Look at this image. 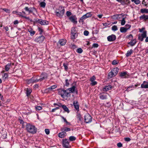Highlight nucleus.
Returning a JSON list of instances; mask_svg holds the SVG:
<instances>
[{"label": "nucleus", "instance_id": "obj_1", "mask_svg": "<svg viewBox=\"0 0 148 148\" xmlns=\"http://www.w3.org/2000/svg\"><path fill=\"white\" fill-rule=\"evenodd\" d=\"M26 123L27 124L26 125V129L27 132L32 134H34L36 132L37 129L34 125L30 123Z\"/></svg>", "mask_w": 148, "mask_h": 148}, {"label": "nucleus", "instance_id": "obj_2", "mask_svg": "<svg viewBox=\"0 0 148 148\" xmlns=\"http://www.w3.org/2000/svg\"><path fill=\"white\" fill-rule=\"evenodd\" d=\"M64 8L62 6H60L58 9H56L55 12L56 16L59 17H62L64 15Z\"/></svg>", "mask_w": 148, "mask_h": 148}, {"label": "nucleus", "instance_id": "obj_3", "mask_svg": "<svg viewBox=\"0 0 148 148\" xmlns=\"http://www.w3.org/2000/svg\"><path fill=\"white\" fill-rule=\"evenodd\" d=\"M147 31L146 30L144 31L141 34H139L138 35V39L141 41H143V39L146 38L145 40V42H148V37H147Z\"/></svg>", "mask_w": 148, "mask_h": 148}, {"label": "nucleus", "instance_id": "obj_4", "mask_svg": "<svg viewBox=\"0 0 148 148\" xmlns=\"http://www.w3.org/2000/svg\"><path fill=\"white\" fill-rule=\"evenodd\" d=\"M75 27L72 28L71 33V38L72 40L75 39L78 36V33L76 31Z\"/></svg>", "mask_w": 148, "mask_h": 148}, {"label": "nucleus", "instance_id": "obj_5", "mask_svg": "<svg viewBox=\"0 0 148 148\" xmlns=\"http://www.w3.org/2000/svg\"><path fill=\"white\" fill-rule=\"evenodd\" d=\"M84 120L86 123H89L92 121V117L88 113H86L84 116Z\"/></svg>", "mask_w": 148, "mask_h": 148}, {"label": "nucleus", "instance_id": "obj_6", "mask_svg": "<svg viewBox=\"0 0 148 148\" xmlns=\"http://www.w3.org/2000/svg\"><path fill=\"white\" fill-rule=\"evenodd\" d=\"M34 20H35V22L38 23L41 25H45L49 24L48 21L45 20H43L38 18L34 19Z\"/></svg>", "mask_w": 148, "mask_h": 148}, {"label": "nucleus", "instance_id": "obj_7", "mask_svg": "<svg viewBox=\"0 0 148 148\" xmlns=\"http://www.w3.org/2000/svg\"><path fill=\"white\" fill-rule=\"evenodd\" d=\"M119 74V76L121 78H127L129 76V73L126 71L121 72Z\"/></svg>", "mask_w": 148, "mask_h": 148}, {"label": "nucleus", "instance_id": "obj_8", "mask_svg": "<svg viewBox=\"0 0 148 148\" xmlns=\"http://www.w3.org/2000/svg\"><path fill=\"white\" fill-rule=\"evenodd\" d=\"M116 38V36L114 34H112L107 37L108 40L109 42L114 41L115 40Z\"/></svg>", "mask_w": 148, "mask_h": 148}, {"label": "nucleus", "instance_id": "obj_9", "mask_svg": "<svg viewBox=\"0 0 148 148\" xmlns=\"http://www.w3.org/2000/svg\"><path fill=\"white\" fill-rule=\"evenodd\" d=\"M69 19L72 22L75 24L77 23V18L75 15H73L69 17Z\"/></svg>", "mask_w": 148, "mask_h": 148}, {"label": "nucleus", "instance_id": "obj_10", "mask_svg": "<svg viewBox=\"0 0 148 148\" xmlns=\"http://www.w3.org/2000/svg\"><path fill=\"white\" fill-rule=\"evenodd\" d=\"M40 80L41 82L43 80L47 79L48 77L47 74L46 73H42L40 75Z\"/></svg>", "mask_w": 148, "mask_h": 148}, {"label": "nucleus", "instance_id": "obj_11", "mask_svg": "<svg viewBox=\"0 0 148 148\" xmlns=\"http://www.w3.org/2000/svg\"><path fill=\"white\" fill-rule=\"evenodd\" d=\"M45 38L44 36H41L37 37L36 39V41L39 43L42 42L44 40Z\"/></svg>", "mask_w": 148, "mask_h": 148}, {"label": "nucleus", "instance_id": "obj_12", "mask_svg": "<svg viewBox=\"0 0 148 148\" xmlns=\"http://www.w3.org/2000/svg\"><path fill=\"white\" fill-rule=\"evenodd\" d=\"M63 146L64 147L68 146L69 145V142L67 139H63L62 140Z\"/></svg>", "mask_w": 148, "mask_h": 148}, {"label": "nucleus", "instance_id": "obj_13", "mask_svg": "<svg viewBox=\"0 0 148 148\" xmlns=\"http://www.w3.org/2000/svg\"><path fill=\"white\" fill-rule=\"evenodd\" d=\"M141 87L142 88H148V82H147L143 81V84H141Z\"/></svg>", "mask_w": 148, "mask_h": 148}, {"label": "nucleus", "instance_id": "obj_14", "mask_svg": "<svg viewBox=\"0 0 148 148\" xmlns=\"http://www.w3.org/2000/svg\"><path fill=\"white\" fill-rule=\"evenodd\" d=\"M112 86L111 85H108V86H105L103 88V91H107L108 90H111L112 88Z\"/></svg>", "mask_w": 148, "mask_h": 148}, {"label": "nucleus", "instance_id": "obj_15", "mask_svg": "<svg viewBox=\"0 0 148 148\" xmlns=\"http://www.w3.org/2000/svg\"><path fill=\"white\" fill-rule=\"evenodd\" d=\"M68 89L66 90H64V92L63 94L62 97L63 98H64L65 97H68L69 95H70V94L69 92H67Z\"/></svg>", "mask_w": 148, "mask_h": 148}, {"label": "nucleus", "instance_id": "obj_16", "mask_svg": "<svg viewBox=\"0 0 148 148\" xmlns=\"http://www.w3.org/2000/svg\"><path fill=\"white\" fill-rule=\"evenodd\" d=\"M73 104L75 108L78 111L79 110V105L78 101H74L73 102Z\"/></svg>", "mask_w": 148, "mask_h": 148}, {"label": "nucleus", "instance_id": "obj_17", "mask_svg": "<svg viewBox=\"0 0 148 148\" xmlns=\"http://www.w3.org/2000/svg\"><path fill=\"white\" fill-rule=\"evenodd\" d=\"M28 31L30 33L31 36H33L35 33V32L32 29L31 27H29L27 28Z\"/></svg>", "mask_w": 148, "mask_h": 148}, {"label": "nucleus", "instance_id": "obj_18", "mask_svg": "<svg viewBox=\"0 0 148 148\" xmlns=\"http://www.w3.org/2000/svg\"><path fill=\"white\" fill-rule=\"evenodd\" d=\"M66 41L64 39H61L59 40L58 42V43L61 46L64 45L66 43Z\"/></svg>", "mask_w": 148, "mask_h": 148}, {"label": "nucleus", "instance_id": "obj_19", "mask_svg": "<svg viewBox=\"0 0 148 148\" xmlns=\"http://www.w3.org/2000/svg\"><path fill=\"white\" fill-rule=\"evenodd\" d=\"M66 132L62 131V132H60L58 134V136L61 138H63L65 137L66 136Z\"/></svg>", "mask_w": 148, "mask_h": 148}, {"label": "nucleus", "instance_id": "obj_20", "mask_svg": "<svg viewBox=\"0 0 148 148\" xmlns=\"http://www.w3.org/2000/svg\"><path fill=\"white\" fill-rule=\"evenodd\" d=\"M140 20H143L145 21L148 20V15L143 14L139 17Z\"/></svg>", "mask_w": 148, "mask_h": 148}, {"label": "nucleus", "instance_id": "obj_21", "mask_svg": "<svg viewBox=\"0 0 148 148\" xmlns=\"http://www.w3.org/2000/svg\"><path fill=\"white\" fill-rule=\"evenodd\" d=\"M136 43V40L135 39H132L131 41L129 42L128 44L132 46H134Z\"/></svg>", "mask_w": 148, "mask_h": 148}, {"label": "nucleus", "instance_id": "obj_22", "mask_svg": "<svg viewBox=\"0 0 148 148\" xmlns=\"http://www.w3.org/2000/svg\"><path fill=\"white\" fill-rule=\"evenodd\" d=\"M119 69L117 67L111 70L112 71L114 75H116L118 73Z\"/></svg>", "mask_w": 148, "mask_h": 148}, {"label": "nucleus", "instance_id": "obj_23", "mask_svg": "<svg viewBox=\"0 0 148 148\" xmlns=\"http://www.w3.org/2000/svg\"><path fill=\"white\" fill-rule=\"evenodd\" d=\"M61 107L65 111L67 112L68 113H69V111L68 108L66 106V105L62 104Z\"/></svg>", "mask_w": 148, "mask_h": 148}, {"label": "nucleus", "instance_id": "obj_24", "mask_svg": "<svg viewBox=\"0 0 148 148\" xmlns=\"http://www.w3.org/2000/svg\"><path fill=\"white\" fill-rule=\"evenodd\" d=\"M60 130L62 131H63L64 132H66L70 131L71 129L70 128H68L67 127H65L64 128H61Z\"/></svg>", "mask_w": 148, "mask_h": 148}, {"label": "nucleus", "instance_id": "obj_25", "mask_svg": "<svg viewBox=\"0 0 148 148\" xmlns=\"http://www.w3.org/2000/svg\"><path fill=\"white\" fill-rule=\"evenodd\" d=\"M75 86H73L72 87L67 89L69 91V93L71 92L73 93L74 92L75 89Z\"/></svg>", "mask_w": 148, "mask_h": 148}, {"label": "nucleus", "instance_id": "obj_26", "mask_svg": "<svg viewBox=\"0 0 148 148\" xmlns=\"http://www.w3.org/2000/svg\"><path fill=\"white\" fill-rule=\"evenodd\" d=\"M133 52V51L132 49L127 51V53L125 55L126 57H128L130 56Z\"/></svg>", "mask_w": 148, "mask_h": 148}, {"label": "nucleus", "instance_id": "obj_27", "mask_svg": "<svg viewBox=\"0 0 148 148\" xmlns=\"http://www.w3.org/2000/svg\"><path fill=\"white\" fill-rule=\"evenodd\" d=\"M11 63H8L5 66V69L6 71H8L10 69Z\"/></svg>", "mask_w": 148, "mask_h": 148}, {"label": "nucleus", "instance_id": "obj_28", "mask_svg": "<svg viewBox=\"0 0 148 148\" xmlns=\"http://www.w3.org/2000/svg\"><path fill=\"white\" fill-rule=\"evenodd\" d=\"M99 98L102 100L106 99H107V96L105 94L101 95L99 96Z\"/></svg>", "mask_w": 148, "mask_h": 148}, {"label": "nucleus", "instance_id": "obj_29", "mask_svg": "<svg viewBox=\"0 0 148 148\" xmlns=\"http://www.w3.org/2000/svg\"><path fill=\"white\" fill-rule=\"evenodd\" d=\"M86 18V17L85 16V15H84L79 19V23L82 22H83L84 20H85Z\"/></svg>", "mask_w": 148, "mask_h": 148}, {"label": "nucleus", "instance_id": "obj_30", "mask_svg": "<svg viewBox=\"0 0 148 148\" xmlns=\"http://www.w3.org/2000/svg\"><path fill=\"white\" fill-rule=\"evenodd\" d=\"M64 89H58V92L59 93V94L60 95L61 97H62L63 94L64 93Z\"/></svg>", "mask_w": 148, "mask_h": 148}, {"label": "nucleus", "instance_id": "obj_31", "mask_svg": "<svg viewBox=\"0 0 148 148\" xmlns=\"http://www.w3.org/2000/svg\"><path fill=\"white\" fill-rule=\"evenodd\" d=\"M24 9L26 11L28 12L29 13L32 12V10L31 8H29L28 7H26Z\"/></svg>", "mask_w": 148, "mask_h": 148}, {"label": "nucleus", "instance_id": "obj_32", "mask_svg": "<svg viewBox=\"0 0 148 148\" xmlns=\"http://www.w3.org/2000/svg\"><path fill=\"white\" fill-rule=\"evenodd\" d=\"M127 29H126L125 27H121L120 29V31L121 33H125L127 31Z\"/></svg>", "mask_w": 148, "mask_h": 148}, {"label": "nucleus", "instance_id": "obj_33", "mask_svg": "<svg viewBox=\"0 0 148 148\" xmlns=\"http://www.w3.org/2000/svg\"><path fill=\"white\" fill-rule=\"evenodd\" d=\"M115 76V75H114V74L113 73V72L112 71H111L109 73L108 75V78H112V77Z\"/></svg>", "mask_w": 148, "mask_h": 148}, {"label": "nucleus", "instance_id": "obj_34", "mask_svg": "<svg viewBox=\"0 0 148 148\" xmlns=\"http://www.w3.org/2000/svg\"><path fill=\"white\" fill-rule=\"evenodd\" d=\"M120 16H121L120 14L114 15L112 16V18L114 19H118L120 18Z\"/></svg>", "mask_w": 148, "mask_h": 148}, {"label": "nucleus", "instance_id": "obj_35", "mask_svg": "<svg viewBox=\"0 0 148 148\" xmlns=\"http://www.w3.org/2000/svg\"><path fill=\"white\" fill-rule=\"evenodd\" d=\"M77 118L78 119L79 122H82V119L80 114H78L77 116Z\"/></svg>", "mask_w": 148, "mask_h": 148}, {"label": "nucleus", "instance_id": "obj_36", "mask_svg": "<svg viewBox=\"0 0 148 148\" xmlns=\"http://www.w3.org/2000/svg\"><path fill=\"white\" fill-rule=\"evenodd\" d=\"M140 12L142 13H148V9H143L140 10Z\"/></svg>", "mask_w": 148, "mask_h": 148}, {"label": "nucleus", "instance_id": "obj_37", "mask_svg": "<svg viewBox=\"0 0 148 148\" xmlns=\"http://www.w3.org/2000/svg\"><path fill=\"white\" fill-rule=\"evenodd\" d=\"M20 123L22 125V128H24L25 127V122L23 121V120L19 119Z\"/></svg>", "mask_w": 148, "mask_h": 148}, {"label": "nucleus", "instance_id": "obj_38", "mask_svg": "<svg viewBox=\"0 0 148 148\" xmlns=\"http://www.w3.org/2000/svg\"><path fill=\"white\" fill-rule=\"evenodd\" d=\"M46 4L44 1L41 2L40 3V5L41 7L45 8V7Z\"/></svg>", "mask_w": 148, "mask_h": 148}, {"label": "nucleus", "instance_id": "obj_39", "mask_svg": "<svg viewBox=\"0 0 148 148\" xmlns=\"http://www.w3.org/2000/svg\"><path fill=\"white\" fill-rule=\"evenodd\" d=\"M70 80H69L67 79H66L65 81V85H64V86H66L67 87L69 85V81Z\"/></svg>", "mask_w": 148, "mask_h": 148}, {"label": "nucleus", "instance_id": "obj_40", "mask_svg": "<svg viewBox=\"0 0 148 148\" xmlns=\"http://www.w3.org/2000/svg\"><path fill=\"white\" fill-rule=\"evenodd\" d=\"M8 74L7 73H5L4 75L3 76V79L4 80H5L8 78Z\"/></svg>", "mask_w": 148, "mask_h": 148}, {"label": "nucleus", "instance_id": "obj_41", "mask_svg": "<svg viewBox=\"0 0 148 148\" xmlns=\"http://www.w3.org/2000/svg\"><path fill=\"white\" fill-rule=\"evenodd\" d=\"M76 138L73 136H70L69 137V140L71 141H73L75 140H76Z\"/></svg>", "mask_w": 148, "mask_h": 148}, {"label": "nucleus", "instance_id": "obj_42", "mask_svg": "<svg viewBox=\"0 0 148 148\" xmlns=\"http://www.w3.org/2000/svg\"><path fill=\"white\" fill-rule=\"evenodd\" d=\"M126 17H125L123 18L121 20V24L122 25H124L125 23V19L126 18Z\"/></svg>", "mask_w": 148, "mask_h": 148}, {"label": "nucleus", "instance_id": "obj_43", "mask_svg": "<svg viewBox=\"0 0 148 148\" xmlns=\"http://www.w3.org/2000/svg\"><path fill=\"white\" fill-rule=\"evenodd\" d=\"M32 90L31 89H27L26 91V94L27 96L29 95L32 92Z\"/></svg>", "mask_w": 148, "mask_h": 148}, {"label": "nucleus", "instance_id": "obj_44", "mask_svg": "<svg viewBox=\"0 0 148 148\" xmlns=\"http://www.w3.org/2000/svg\"><path fill=\"white\" fill-rule=\"evenodd\" d=\"M26 82L28 84L31 83H34V82H33V78H32L30 79L27 80H26Z\"/></svg>", "mask_w": 148, "mask_h": 148}, {"label": "nucleus", "instance_id": "obj_45", "mask_svg": "<svg viewBox=\"0 0 148 148\" xmlns=\"http://www.w3.org/2000/svg\"><path fill=\"white\" fill-rule=\"evenodd\" d=\"M112 30L114 31H116L118 29V28L117 26L114 25L113 26L112 28Z\"/></svg>", "mask_w": 148, "mask_h": 148}, {"label": "nucleus", "instance_id": "obj_46", "mask_svg": "<svg viewBox=\"0 0 148 148\" xmlns=\"http://www.w3.org/2000/svg\"><path fill=\"white\" fill-rule=\"evenodd\" d=\"M84 15H85L86 18L90 17L92 16V14L90 12Z\"/></svg>", "mask_w": 148, "mask_h": 148}, {"label": "nucleus", "instance_id": "obj_47", "mask_svg": "<svg viewBox=\"0 0 148 148\" xmlns=\"http://www.w3.org/2000/svg\"><path fill=\"white\" fill-rule=\"evenodd\" d=\"M35 108L36 111H38L42 110V108L40 106H38L35 107Z\"/></svg>", "mask_w": 148, "mask_h": 148}, {"label": "nucleus", "instance_id": "obj_48", "mask_svg": "<svg viewBox=\"0 0 148 148\" xmlns=\"http://www.w3.org/2000/svg\"><path fill=\"white\" fill-rule=\"evenodd\" d=\"M76 51L77 53H81L83 52V50L81 48H79L77 49Z\"/></svg>", "mask_w": 148, "mask_h": 148}, {"label": "nucleus", "instance_id": "obj_49", "mask_svg": "<svg viewBox=\"0 0 148 148\" xmlns=\"http://www.w3.org/2000/svg\"><path fill=\"white\" fill-rule=\"evenodd\" d=\"M57 87V86L56 85H53L48 88V89L50 90H52L55 89Z\"/></svg>", "mask_w": 148, "mask_h": 148}, {"label": "nucleus", "instance_id": "obj_50", "mask_svg": "<svg viewBox=\"0 0 148 148\" xmlns=\"http://www.w3.org/2000/svg\"><path fill=\"white\" fill-rule=\"evenodd\" d=\"M63 66L64 67V69L66 71H67L68 69V65L66 63H64L63 64Z\"/></svg>", "mask_w": 148, "mask_h": 148}, {"label": "nucleus", "instance_id": "obj_51", "mask_svg": "<svg viewBox=\"0 0 148 148\" xmlns=\"http://www.w3.org/2000/svg\"><path fill=\"white\" fill-rule=\"evenodd\" d=\"M132 2H134V3L136 4H138L140 3L139 0H132Z\"/></svg>", "mask_w": 148, "mask_h": 148}, {"label": "nucleus", "instance_id": "obj_52", "mask_svg": "<svg viewBox=\"0 0 148 148\" xmlns=\"http://www.w3.org/2000/svg\"><path fill=\"white\" fill-rule=\"evenodd\" d=\"M2 10L5 12H6L8 13H10L9 10L6 8H2Z\"/></svg>", "mask_w": 148, "mask_h": 148}, {"label": "nucleus", "instance_id": "obj_53", "mask_svg": "<svg viewBox=\"0 0 148 148\" xmlns=\"http://www.w3.org/2000/svg\"><path fill=\"white\" fill-rule=\"evenodd\" d=\"M125 28L126 29H127V30L129 29L130 27H131V25H130L126 24L125 25Z\"/></svg>", "mask_w": 148, "mask_h": 148}, {"label": "nucleus", "instance_id": "obj_54", "mask_svg": "<svg viewBox=\"0 0 148 148\" xmlns=\"http://www.w3.org/2000/svg\"><path fill=\"white\" fill-rule=\"evenodd\" d=\"M96 79V77L95 76H93L91 77L90 78V81L91 82H93Z\"/></svg>", "mask_w": 148, "mask_h": 148}, {"label": "nucleus", "instance_id": "obj_55", "mask_svg": "<svg viewBox=\"0 0 148 148\" xmlns=\"http://www.w3.org/2000/svg\"><path fill=\"white\" fill-rule=\"evenodd\" d=\"M89 32L88 31L85 30L84 32V35L86 36H87L88 35Z\"/></svg>", "mask_w": 148, "mask_h": 148}, {"label": "nucleus", "instance_id": "obj_56", "mask_svg": "<svg viewBox=\"0 0 148 148\" xmlns=\"http://www.w3.org/2000/svg\"><path fill=\"white\" fill-rule=\"evenodd\" d=\"M66 14L67 16H69L71 15L72 13L71 12L69 11H67L66 12Z\"/></svg>", "mask_w": 148, "mask_h": 148}, {"label": "nucleus", "instance_id": "obj_57", "mask_svg": "<svg viewBox=\"0 0 148 148\" xmlns=\"http://www.w3.org/2000/svg\"><path fill=\"white\" fill-rule=\"evenodd\" d=\"M134 88V86H133V85L131 86H129V87H128L127 88V90L129 91V90H131V89H131L132 88Z\"/></svg>", "mask_w": 148, "mask_h": 148}, {"label": "nucleus", "instance_id": "obj_58", "mask_svg": "<svg viewBox=\"0 0 148 148\" xmlns=\"http://www.w3.org/2000/svg\"><path fill=\"white\" fill-rule=\"evenodd\" d=\"M98 46L99 45L97 43H94L92 45V47L94 48H97Z\"/></svg>", "mask_w": 148, "mask_h": 148}, {"label": "nucleus", "instance_id": "obj_59", "mask_svg": "<svg viewBox=\"0 0 148 148\" xmlns=\"http://www.w3.org/2000/svg\"><path fill=\"white\" fill-rule=\"evenodd\" d=\"M124 139L125 141L127 142L130 141L131 140V139L129 137L125 138Z\"/></svg>", "mask_w": 148, "mask_h": 148}, {"label": "nucleus", "instance_id": "obj_60", "mask_svg": "<svg viewBox=\"0 0 148 148\" xmlns=\"http://www.w3.org/2000/svg\"><path fill=\"white\" fill-rule=\"evenodd\" d=\"M117 145L119 147H121L123 146L122 144L120 142L117 143Z\"/></svg>", "mask_w": 148, "mask_h": 148}, {"label": "nucleus", "instance_id": "obj_61", "mask_svg": "<svg viewBox=\"0 0 148 148\" xmlns=\"http://www.w3.org/2000/svg\"><path fill=\"white\" fill-rule=\"evenodd\" d=\"M45 132L47 134H49V130L48 129H46L45 130Z\"/></svg>", "mask_w": 148, "mask_h": 148}, {"label": "nucleus", "instance_id": "obj_62", "mask_svg": "<svg viewBox=\"0 0 148 148\" xmlns=\"http://www.w3.org/2000/svg\"><path fill=\"white\" fill-rule=\"evenodd\" d=\"M92 82L91 83V84L92 86H94L96 85L97 84V82L96 81H94L93 82Z\"/></svg>", "mask_w": 148, "mask_h": 148}, {"label": "nucleus", "instance_id": "obj_63", "mask_svg": "<svg viewBox=\"0 0 148 148\" xmlns=\"http://www.w3.org/2000/svg\"><path fill=\"white\" fill-rule=\"evenodd\" d=\"M62 104L61 103H59L58 104H57L56 103H55L53 104V105L54 106H58L59 107H61V106L62 105Z\"/></svg>", "mask_w": 148, "mask_h": 148}, {"label": "nucleus", "instance_id": "obj_64", "mask_svg": "<svg viewBox=\"0 0 148 148\" xmlns=\"http://www.w3.org/2000/svg\"><path fill=\"white\" fill-rule=\"evenodd\" d=\"M39 81H40V79H35L33 78V82L34 83H36Z\"/></svg>", "mask_w": 148, "mask_h": 148}]
</instances>
